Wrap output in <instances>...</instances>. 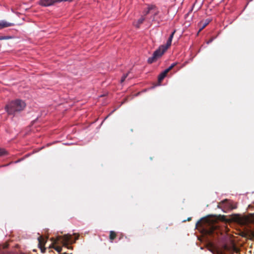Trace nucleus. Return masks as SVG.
Returning <instances> with one entry per match:
<instances>
[{
	"mask_svg": "<svg viewBox=\"0 0 254 254\" xmlns=\"http://www.w3.org/2000/svg\"><path fill=\"white\" fill-rule=\"evenodd\" d=\"M77 238L73 239L71 235H64L63 236H58L56 239L52 238L51 241H52V246H50V248H54L58 253H60L62 250V248L60 246L54 247V245L58 243V241H61L62 244L64 246L66 247L68 249L69 247L68 245L72 244L75 242L76 239Z\"/></svg>",
	"mask_w": 254,
	"mask_h": 254,
	"instance_id": "1",
	"label": "nucleus"
},
{
	"mask_svg": "<svg viewBox=\"0 0 254 254\" xmlns=\"http://www.w3.org/2000/svg\"><path fill=\"white\" fill-rule=\"evenodd\" d=\"M175 32L176 30H174L170 35V37L167 40L165 45H163L160 46L159 48L154 52L152 57L148 58V63H152L163 55V54L166 51L168 48L171 46L172 39Z\"/></svg>",
	"mask_w": 254,
	"mask_h": 254,
	"instance_id": "2",
	"label": "nucleus"
},
{
	"mask_svg": "<svg viewBox=\"0 0 254 254\" xmlns=\"http://www.w3.org/2000/svg\"><path fill=\"white\" fill-rule=\"evenodd\" d=\"M26 106L25 103L21 100H16L10 102L5 109L8 114L13 115L16 112L23 110Z\"/></svg>",
	"mask_w": 254,
	"mask_h": 254,
	"instance_id": "3",
	"label": "nucleus"
},
{
	"mask_svg": "<svg viewBox=\"0 0 254 254\" xmlns=\"http://www.w3.org/2000/svg\"><path fill=\"white\" fill-rule=\"evenodd\" d=\"M144 12L145 15L147 14H151L153 15L152 20L156 21L157 23H159L163 20V17L161 14L157 16V15L159 13V11L154 5L149 6L147 10L144 11Z\"/></svg>",
	"mask_w": 254,
	"mask_h": 254,
	"instance_id": "4",
	"label": "nucleus"
},
{
	"mask_svg": "<svg viewBox=\"0 0 254 254\" xmlns=\"http://www.w3.org/2000/svg\"><path fill=\"white\" fill-rule=\"evenodd\" d=\"M218 252L221 254H232L234 252L237 253L238 250L233 243L229 244H224L217 248Z\"/></svg>",
	"mask_w": 254,
	"mask_h": 254,
	"instance_id": "5",
	"label": "nucleus"
},
{
	"mask_svg": "<svg viewBox=\"0 0 254 254\" xmlns=\"http://www.w3.org/2000/svg\"><path fill=\"white\" fill-rule=\"evenodd\" d=\"M72 0H40L39 4L43 6H48L54 4L56 2H60L63 1H71Z\"/></svg>",
	"mask_w": 254,
	"mask_h": 254,
	"instance_id": "6",
	"label": "nucleus"
},
{
	"mask_svg": "<svg viewBox=\"0 0 254 254\" xmlns=\"http://www.w3.org/2000/svg\"><path fill=\"white\" fill-rule=\"evenodd\" d=\"M239 235L243 237L251 239L254 238V231L252 230H246L244 232H242L239 229Z\"/></svg>",
	"mask_w": 254,
	"mask_h": 254,
	"instance_id": "7",
	"label": "nucleus"
},
{
	"mask_svg": "<svg viewBox=\"0 0 254 254\" xmlns=\"http://www.w3.org/2000/svg\"><path fill=\"white\" fill-rule=\"evenodd\" d=\"M218 206L219 207H224V209H232L235 208V206H233L232 202L228 201V200H225L224 201H222V202L219 204Z\"/></svg>",
	"mask_w": 254,
	"mask_h": 254,
	"instance_id": "8",
	"label": "nucleus"
},
{
	"mask_svg": "<svg viewBox=\"0 0 254 254\" xmlns=\"http://www.w3.org/2000/svg\"><path fill=\"white\" fill-rule=\"evenodd\" d=\"M48 238H45L42 236H40L38 238V246L39 248L41 249L42 253L45 252V249L43 248V246L45 244Z\"/></svg>",
	"mask_w": 254,
	"mask_h": 254,
	"instance_id": "9",
	"label": "nucleus"
},
{
	"mask_svg": "<svg viewBox=\"0 0 254 254\" xmlns=\"http://www.w3.org/2000/svg\"><path fill=\"white\" fill-rule=\"evenodd\" d=\"M13 25L14 24L12 23H9L4 20L0 21V29Z\"/></svg>",
	"mask_w": 254,
	"mask_h": 254,
	"instance_id": "10",
	"label": "nucleus"
},
{
	"mask_svg": "<svg viewBox=\"0 0 254 254\" xmlns=\"http://www.w3.org/2000/svg\"><path fill=\"white\" fill-rule=\"evenodd\" d=\"M217 226L215 225H212L211 226L210 228L206 230L207 233L209 235H212L215 233V231L216 230Z\"/></svg>",
	"mask_w": 254,
	"mask_h": 254,
	"instance_id": "11",
	"label": "nucleus"
},
{
	"mask_svg": "<svg viewBox=\"0 0 254 254\" xmlns=\"http://www.w3.org/2000/svg\"><path fill=\"white\" fill-rule=\"evenodd\" d=\"M145 19V18L143 17V16H141L138 20L136 22H134V23H133V25L136 27H139L140 25L143 23V22L144 21Z\"/></svg>",
	"mask_w": 254,
	"mask_h": 254,
	"instance_id": "12",
	"label": "nucleus"
},
{
	"mask_svg": "<svg viewBox=\"0 0 254 254\" xmlns=\"http://www.w3.org/2000/svg\"><path fill=\"white\" fill-rule=\"evenodd\" d=\"M167 74V72L164 70L163 72H162V73H161L159 76H158V81L159 82H161L162 80L165 78V77L166 76Z\"/></svg>",
	"mask_w": 254,
	"mask_h": 254,
	"instance_id": "13",
	"label": "nucleus"
},
{
	"mask_svg": "<svg viewBox=\"0 0 254 254\" xmlns=\"http://www.w3.org/2000/svg\"><path fill=\"white\" fill-rule=\"evenodd\" d=\"M116 234L114 231H111L110 233V239L111 240V242H113V240L116 238Z\"/></svg>",
	"mask_w": 254,
	"mask_h": 254,
	"instance_id": "14",
	"label": "nucleus"
},
{
	"mask_svg": "<svg viewBox=\"0 0 254 254\" xmlns=\"http://www.w3.org/2000/svg\"><path fill=\"white\" fill-rule=\"evenodd\" d=\"M6 154V151L4 149L0 148V156L4 155Z\"/></svg>",
	"mask_w": 254,
	"mask_h": 254,
	"instance_id": "15",
	"label": "nucleus"
},
{
	"mask_svg": "<svg viewBox=\"0 0 254 254\" xmlns=\"http://www.w3.org/2000/svg\"><path fill=\"white\" fill-rule=\"evenodd\" d=\"M208 24V22H205L204 24H203V25H202V26L199 29V31H198V33L201 31L207 24Z\"/></svg>",
	"mask_w": 254,
	"mask_h": 254,
	"instance_id": "16",
	"label": "nucleus"
},
{
	"mask_svg": "<svg viewBox=\"0 0 254 254\" xmlns=\"http://www.w3.org/2000/svg\"><path fill=\"white\" fill-rule=\"evenodd\" d=\"M127 74H125V75H124L123 76V77H122V78L121 79V82L122 83L125 80V79L127 78Z\"/></svg>",
	"mask_w": 254,
	"mask_h": 254,
	"instance_id": "17",
	"label": "nucleus"
},
{
	"mask_svg": "<svg viewBox=\"0 0 254 254\" xmlns=\"http://www.w3.org/2000/svg\"><path fill=\"white\" fill-rule=\"evenodd\" d=\"M127 74H125V75H124L123 76V77H122V78L121 79V82L122 83L125 80V79L127 78Z\"/></svg>",
	"mask_w": 254,
	"mask_h": 254,
	"instance_id": "18",
	"label": "nucleus"
},
{
	"mask_svg": "<svg viewBox=\"0 0 254 254\" xmlns=\"http://www.w3.org/2000/svg\"><path fill=\"white\" fill-rule=\"evenodd\" d=\"M9 38L10 37L7 36H0V40H7L9 39Z\"/></svg>",
	"mask_w": 254,
	"mask_h": 254,
	"instance_id": "19",
	"label": "nucleus"
},
{
	"mask_svg": "<svg viewBox=\"0 0 254 254\" xmlns=\"http://www.w3.org/2000/svg\"><path fill=\"white\" fill-rule=\"evenodd\" d=\"M173 68V66L171 65L168 68L166 69L165 70L168 73Z\"/></svg>",
	"mask_w": 254,
	"mask_h": 254,
	"instance_id": "20",
	"label": "nucleus"
},
{
	"mask_svg": "<svg viewBox=\"0 0 254 254\" xmlns=\"http://www.w3.org/2000/svg\"><path fill=\"white\" fill-rule=\"evenodd\" d=\"M173 68V66L171 65L168 68L166 69L165 70L168 73Z\"/></svg>",
	"mask_w": 254,
	"mask_h": 254,
	"instance_id": "21",
	"label": "nucleus"
},
{
	"mask_svg": "<svg viewBox=\"0 0 254 254\" xmlns=\"http://www.w3.org/2000/svg\"><path fill=\"white\" fill-rule=\"evenodd\" d=\"M239 225L243 223V220H242V218L240 216V215H239Z\"/></svg>",
	"mask_w": 254,
	"mask_h": 254,
	"instance_id": "22",
	"label": "nucleus"
},
{
	"mask_svg": "<svg viewBox=\"0 0 254 254\" xmlns=\"http://www.w3.org/2000/svg\"><path fill=\"white\" fill-rule=\"evenodd\" d=\"M249 208H254V202H253L252 204H250L249 205Z\"/></svg>",
	"mask_w": 254,
	"mask_h": 254,
	"instance_id": "23",
	"label": "nucleus"
},
{
	"mask_svg": "<svg viewBox=\"0 0 254 254\" xmlns=\"http://www.w3.org/2000/svg\"><path fill=\"white\" fill-rule=\"evenodd\" d=\"M176 63H173L171 64V65H172L173 66V67L176 65Z\"/></svg>",
	"mask_w": 254,
	"mask_h": 254,
	"instance_id": "24",
	"label": "nucleus"
}]
</instances>
